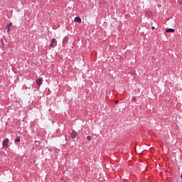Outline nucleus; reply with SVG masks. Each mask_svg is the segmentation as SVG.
<instances>
[{
    "instance_id": "1",
    "label": "nucleus",
    "mask_w": 182,
    "mask_h": 182,
    "mask_svg": "<svg viewBox=\"0 0 182 182\" xmlns=\"http://www.w3.org/2000/svg\"><path fill=\"white\" fill-rule=\"evenodd\" d=\"M8 143H9V139H8V138L3 141V147H4V149H8Z\"/></svg>"
},
{
    "instance_id": "2",
    "label": "nucleus",
    "mask_w": 182,
    "mask_h": 182,
    "mask_svg": "<svg viewBox=\"0 0 182 182\" xmlns=\"http://www.w3.org/2000/svg\"><path fill=\"white\" fill-rule=\"evenodd\" d=\"M76 136H77V133H76V132L73 131L72 133L70 134V137L71 139H75L76 137Z\"/></svg>"
},
{
    "instance_id": "3",
    "label": "nucleus",
    "mask_w": 182,
    "mask_h": 182,
    "mask_svg": "<svg viewBox=\"0 0 182 182\" xmlns=\"http://www.w3.org/2000/svg\"><path fill=\"white\" fill-rule=\"evenodd\" d=\"M145 15L146 18H151V16H153V13L151 11H146Z\"/></svg>"
},
{
    "instance_id": "4",
    "label": "nucleus",
    "mask_w": 182,
    "mask_h": 182,
    "mask_svg": "<svg viewBox=\"0 0 182 182\" xmlns=\"http://www.w3.org/2000/svg\"><path fill=\"white\" fill-rule=\"evenodd\" d=\"M11 26H12V23H10L9 24H7L6 29H7V33H9L10 32V29H11Z\"/></svg>"
},
{
    "instance_id": "5",
    "label": "nucleus",
    "mask_w": 182,
    "mask_h": 182,
    "mask_svg": "<svg viewBox=\"0 0 182 182\" xmlns=\"http://www.w3.org/2000/svg\"><path fill=\"white\" fill-rule=\"evenodd\" d=\"M75 22H77L78 23H82V19L80 18V17L77 16L75 18Z\"/></svg>"
},
{
    "instance_id": "6",
    "label": "nucleus",
    "mask_w": 182,
    "mask_h": 182,
    "mask_svg": "<svg viewBox=\"0 0 182 182\" xmlns=\"http://www.w3.org/2000/svg\"><path fill=\"white\" fill-rule=\"evenodd\" d=\"M36 85H38V86H41V85H42V79L38 78L36 80Z\"/></svg>"
},
{
    "instance_id": "7",
    "label": "nucleus",
    "mask_w": 182,
    "mask_h": 182,
    "mask_svg": "<svg viewBox=\"0 0 182 182\" xmlns=\"http://www.w3.org/2000/svg\"><path fill=\"white\" fill-rule=\"evenodd\" d=\"M166 32L167 33H170V32L172 33H174L175 30L173 29V28H169V29H166Z\"/></svg>"
},
{
    "instance_id": "8",
    "label": "nucleus",
    "mask_w": 182,
    "mask_h": 182,
    "mask_svg": "<svg viewBox=\"0 0 182 182\" xmlns=\"http://www.w3.org/2000/svg\"><path fill=\"white\" fill-rule=\"evenodd\" d=\"M15 141H16V142L21 141V136H17L16 139L15 140Z\"/></svg>"
},
{
    "instance_id": "9",
    "label": "nucleus",
    "mask_w": 182,
    "mask_h": 182,
    "mask_svg": "<svg viewBox=\"0 0 182 182\" xmlns=\"http://www.w3.org/2000/svg\"><path fill=\"white\" fill-rule=\"evenodd\" d=\"M55 42H56V40H55V38H53V39L51 40V43L54 44Z\"/></svg>"
},
{
    "instance_id": "10",
    "label": "nucleus",
    "mask_w": 182,
    "mask_h": 182,
    "mask_svg": "<svg viewBox=\"0 0 182 182\" xmlns=\"http://www.w3.org/2000/svg\"><path fill=\"white\" fill-rule=\"evenodd\" d=\"M87 139L89 140V141L92 140V136H87Z\"/></svg>"
},
{
    "instance_id": "11",
    "label": "nucleus",
    "mask_w": 182,
    "mask_h": 182,
    "mask_svg": "<svg viewBox=\"0 0 182 182\" xmlns=\"http://www.w3.org/2000/svg\"><path fill=\"white\" fill-rule=\"evenodd\" d=\"M178 3L182 5V0H178Z\"/></svg>"
},
{
    "instance_id": "12",
    "label": "nucleus",
    "mask_w": 182,
    "mask_h": 182,
    "mask_svg": "<svg viewBox=\"0 0 182 182\" xmlns=\"http://www.w3.org/2000/svg\"><path fill=\"white\" fill-rule=\"evenodd\" d=\"M50 46L51 48H53V43H51L50 44Z\"/></svg>"
},
{
    "instance_id": "13",
    "label": "nucleus",
    "mask_w": 182,
    "mask_h": 182,
    "mask_svg": "<svg viewBox=\"0 0 182 182\" xmlns=\"http://www.w3.org/2000/svg\"><path fill=\"white\" fill-rule=\"evenodd\" d=\"M151 29H152L153 31H154V29H156V27L152 26Z\"/></svg>"
},
{
    "instance_id": "14",
    "label": "nucleus",
    "mask_w": 182,
    "mask_h": 182,
    "mask_svg": "<svg viewBox=\"0 0 182 182\" xmlns=\"http://www.w3.org/2000/svg\"><path fill=\"white\" fill-rule=\"evenodd\" d=\"M119 103V100L115 101V104L117 105Z\"/></svg>"
},
{
    "instance_id": "15",
    "label": "nucleus",
    "mask_w": 182,
    "mask_h": 182,
    "mask_svg": "<svg viewBox=\"0 0 182 182\" xmlns=\"http://www.w3.org/2000/svg\"><path fill=\"white\" fill-rule=\"evenodd\" d=\"M133 101L136 102V97L133 98Z\"/></svg>"
},
{
    "instance_id": "16",
    "label": "nucleus",
    "mask_w": 182,
    "mask_h": 182,
    "mask_svg": "<svg viewBox=\"0 0 182 182\" xmlns=\"http://www.w3.org/2000/svg\"><path fill=\"white\" fill-rule=\"evenodd\" d=\"M167 171H168L167 170H165V173H167Z\"/></svg>"
}]
</instances>
